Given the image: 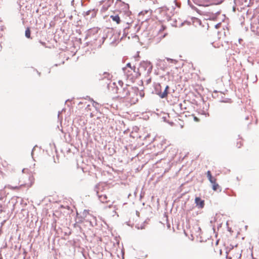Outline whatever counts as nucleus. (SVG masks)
Wrapping results in <instances>:
<instances>
[{
	"mask_svg": "<svg viewBox=\"0 0 259 259\" xmlns=\"http://www.w3.org/2000/svg\"><path fill=\"white\" fill-rule=\"evenodd\" d=\"M34 178L31 174L29 175L28 181L24 182V185L27 187H30L34 183Z\"/></svg>",
	"mask_w": 259,
	"mask_h": 259,
	"instance_id": "nucleus-3",
	"label": "nucleus"
},
{
	"mask_svg": "<svg viewBox=\"0 0 259 259\" xmlns=\"http://www.w3.org/2000/svg\"><path fill=\"white\" fill-rule=\"evenodd\" d=\"M206 175L208 179L209 180V182L212 184V190L214 191L220 192L222 191V188L221 186L219 185V184L217 183V179L213 177L212 176L211 174V172L208 170L206 172Z\"/></svg>",
	"mask_w": 259,
	"mask_h": 259,
	"instance_id": "nucleus-1",
	"label": "nucleus"
},
{
	"mask_svg": "<svg viewBox=\"0 0 259 259\" xmlns=\"http://www.w3.org/2000/svg\"><path fill=\"white\" fill-rule=\"evenodd\" d=\"M169 88L168 85H166L164 91L163 92H157V94L161 98H165L167 97L168 95V91Z\"/></svg>",
	"mask_w": 259,
	"mask_h": 259,
	"instance_id": "nucleus-4",
	"label": "nucleus"
},
{
	"mask_svg": "<svg viewBox=\"0 0 259 259\" xmlns=\"http://www.w3.org/2000/svg\"><path fill=\"white\" fill-rule=\"evenodd\" d=\"M238 258L237 259H241V253H238Z\"/></svg>",
	"mask_w": 259,
	"mask_h": 259,
	"instance_id": "nucleus-16",
	"label": "nucleus"
},
{
	"mask_svg": "<svg viewBox=\"0 0 259 259\" xmlns=\"http://www.w3.org/2000/svg\"><path fill=\"white\" fill-rule=\"evenodd\" d=\"M126 66H127V67H130V63H127V64H126Z\"/></svg>",
	"mask_w": 259,
	"mask_h": 259,
	"instance_id": "nucleus-19",
	"label": "nucleus"
},
{
	"mask_svg": "<svg viewBox=\"0 0 259 259\" xmlns=\"http://www.w3.org/2000/svg\"><path fill=\"white\" fill-rule=\"evenodd\" d=\"M99 198L101 202L102 203H108L110 201L106 194H101L99 195Z\"/></svg>",
	"mask_w": 259,
	"mask_h": 259,
	"instance_id": "nucleus-6",
	"label": "nucleus"
},
{
	"mask_svg": "<svg viewBox=\"0 0 259 259\" xmlns=\"http://www.w3.org/2000/svg\"><path fill=\"white\" fill-rule=\"evenodd\" d=\"M90 116L91 117H93L94 116L93 114L92 113L91 114Z\"/></svg>",
	"mask_w": 259,
	"mask_h": 259,
	"instance_id": "nucleus-18",
	"label": "nucleus"
},
{
	"mask_svg": "<svg viewBox=\"0 0 259 259\" xmlns=\"http://www.w3.org/2000/svg\"><path fill=\"white\" fill-rule=\"evenodd\" d=\"M30 34H31V31H30L29 28H27V29L25 30L26 37L28 38H30Z\"/></svg>",
	"mask_w": 259,
	"mask_h": 259,
	"instance_id": "nucleus-12",
	"label": "nucleus"
},
{
	"mask_svg": "<svg viewBox=\"0 0 259 259\" xmlns=\"http://www.w3.org/2000/svg\"><path fill=\"white\" fill-rule=\"evenodd\" d=\"M140 75V73L139 71V69H136L135 67H134L133 68H132L131 67V76H132V79L133 78L137 79L138 80V82L140 84L142 83V81L141 80H139L138 77Z\"/></svg>",
	"mask_w": 259,
	"mask_h": 259,
	"instance_id": "nucleus-2",
	"label": "nucleus"
},
{
	"mask_svg": "<svg viewBox=\"0 0 259 259\" xmlns=\"http://www.w3.org/2000/svg\"><path fill=\"white\" fill-rule=\"evenodd\" d=\"M195 202L196 206L199 208H203L204 206V201L202 200L200 197H197L195 199Z\"/></svg>",
	"mask_w": 259,
	"mask_h": 259,
	"instance_id": "nucleus-5",
	"label": "nucleus"
},
{
	"mask_svg": "<svg viewBox=\"0 0 259 259\" xmlns=\"http://www.w3.org/2000/svg\"><path fill=\"white\" fill-rule=\"evenodd\" d=\"M110 18L112 19L113 21L116 22L117 24H119L120 21V18L117 15L114 16L111 15Z\"/></svg>",
	"mask_w": 259,
	"mask_h": 259,
	"instance_id": "nucleus-7",
	"label": "nucleus"
},
{
	"mask_svg": "<svg viewBox=\"0 0 259 259\" xmlns=\"http://www.w3.org/2000/svg\"><path fill=\"white\" fill-rule=\"evenodd\" d=\"M207 2H209L210 5H219L221 3L222 1L221 0H206Z\"/></svg>",
	"mask_w": 259,
	"mask_h": 259,
	"instance_id": "nucleus-9",
	"label": "nucleus"
},
{
	"mask_svg": "<svg viewBox=\"0 0 259 259\" xmlns=\"http://www.w3.org/2000/svg\"><path fill=\"white\" fill-rule=\"evenodd\" d=\"M213 50V44H211L209 46L206 47L205 51L206 53H210Z\"/></svg>",
	"mask_w": 259,
	"mask_h": 259,
	"instance_id": "nucleus-8",
	"label": "nucleus"
},
{
	"mask_svg": "<svg viewBox=\"0 0 259 259\" xmlns=\"http://www.w3.org/2000/svg\"><path fill=\"white\" fill-rule=\"evenodd\" d=\"M243 145L242 140L241 139H238L236 142V147L238 148H240Z\"/></svg>",
	"mask_w": 259,
	"mask_h": 259,
	"instance_id": "nucleus-10",
	"label": "nucleus"
},
{
	"mask_svg": "<svg viewBox=\"0 0 259 259\" xmlns=\"http://www.w3.org/2000/svg\"><path fill=\"white\" fill-rule=\"evenodd\" d=\"M158 87L161 88V86H160V85L159 84L157 85L156 88H157Z\"/></svg>",
	"mask_w": 259,
	"mask_h": 259,
	"instance_id": "nucleus-17",
	"label": "nucleus"
},
{
	"mask_svg": "<svg viewBox=\"0 0 259 259\" xmlns=\"http://www.w3.org/2000/svg\"><path fill=\"white\" fill-rule=\"evenodd\" d=\"M195 119L196 121H198V120L196 117H195Z\"/></svg>",
	"mask_w": 259,
	"mask_h": 259,
	"instance_id": "nucleus-20",
	"label": "nucleus"
},
{
	"mask_svg": "<svg viewBox=\"0 0 259 259\" xmlns=\"http://www.w3.org/2000/svg\"><path fill=\"white\" fill-rule=\"evenodd\" d=\"M166 59L168 62L174 63L175 64H176L178 63V61H177L176 60L170 59L168 58H166Z\"/></svg>",
	"mask_w": 259,
	"mask_h": 259,
	"instance_id": "nucleus-14",
	"label": "nucleus"
},
{
	"mask_svg": "<svg viewBox=\"0 0 259 259\" xmlns=\"http://www.w3.org/2000/svg\"><path fill=\"white\" fill-rule=\"evenodd\" d=\"M133 90H135V92H136V96L138 95V93H139L140 94V95L141 96V97H143V95H142V92H141V91H139V90L136 88V87H133L132 88Z\"/></svg>",
	"mask_w": 259,
	"mask_h": 259,
	"instance_id": "nucleus-13",
	"label": "nucleus"
},
{
	"mask_svg": "<svg viewBox=\"0 0 259 259\" xmlns=\"http://www.w3.org/2000/svg\"><path fill=\"white\" fill-rule=\"evenodd\" d=\"M7 188L9 189H11V190H19L20 188V186H12L10 185H8L7 186Z\"/></svg>",
	"mask_w": 259,
	"mask_h": 259,
	"instance_id": "nucleus-11",
	"label": "nucleus"
},
{
	"mask_svg": "<svg viewBox=\"0 0 259 259\" xmlns=\"http://www.w3.org/2000/svg\"><path fill=\"white\" fill-rule=\"evenodd\" d=\"M226 259H232V257L229 256L228 255V253H227V254L226 255Z\"/></svg>",
	"mask_w": 259,
	"mask_h": 259,
	"instance_id": "nucleus-15",
	"label": "nucleus"
}]
</instances>
